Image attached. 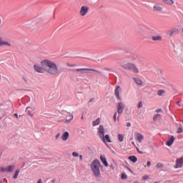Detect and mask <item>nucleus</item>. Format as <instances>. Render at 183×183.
Returning a JSON list of instances; mask_svg holds the SVG:
<instances>
[{"mask_svg":"<svg viewBox=\"0 0 183 183\" xmlns=\"http://www.w3.org/2000/svg\"><path fill=\"white\" fill-rule=\"evenodd\" d=\"M89 11V7L88 6H82L80 9L79 14L81 16H85Z\"/></svg>","mask_w":183,"mask_h":183,"instance_id":"423d86ee","label":"nucleus"},{"mask_svg":"<svg viewBox=\"0 0 183 183\" xmlns=\"http://www.w3.org/2000/svg\"><path fill=\"white\" fill-rule=\"evenodd\" d=\"M69 119L68 117H66V119L64 120V122H66V124H69V122H71V121H72L74 119V115L71 114V113H69Z\"/></svg>","mask_w":183,"mask_h":183,"instance_id":"dca6fc26","label":"nucleus"},{"mask_svg":"<svg viewBox=\"0 0 183 183\" xmlns=\"http://www.w3.org/2000/svg\"><path fill=\"white\" fill-rule=\"evenodd\" d=\"M148 178H149L148 175H144L142 177V179H143V181H146V179H148Z\"/></svg>","mask_w":183,"mask_h":183,"instance_id":"72a5a7b5","label":"nucleus"},{"mask_svg":"<svg viewBox=\"0 0 183 183\" xmlns=\"http://www.w3.org/2000/svg\"><path fill=\"white\" fill-rule=\"evenodd\" d=\"M122 179H127V174L125 173L122 174Z\"/></svg>","mask_w":183,"mask_h":183,"instance_id":"f704fd0d","label":"nucleus"},{"mask_svg":"<svg viewBox=\"0 0 183 183\" xmlns=\"http://www.w3.org/2000/svg\"><path fill=\"white\" fill-rule=\"evenodd\" d=\"M177 104H179V102H178Z\"/></svg>","mask_w":183,"mask_h":183,"instance_id":"4d7b16f0","label":"nucleus"},{"mask_svg":"<svg viewBox=\"0 0 183 183\" xmlns=\"http://www.w3.org/2000/svg\"><path fill=\"white\" fill-rule=\"evenodd\" d=\"M134 81L137 85H142L144 84L141 79H134Z\"/></svg>","mask_w":183,"mask_h":183,"instance_id":"393cba45","label":"nucleus"},{"mask_svg":"<svg viewBox=\"0 0 183 183\" xmlns=\"http://www.w3.org/2000/svg\"><path fill=\"white\" fill-rule=\"evenodd\" d=\"M129 161H132V162H134V164H135V162H137V161H138V158H137V157H135V156L129 157Z\"/></svg>","mask_w":183,"mask_h":183,"instance_id":"4be33fe9","label":"nucleus"},{"mask_svg":"<svg viewBox=\"0 0 183 183\" xmlns=\"http://www.w3.org/2000/svg\"><path fill=\"white\" fill-rule=\"evenodd\" d=\"M158 117H161V114H157L153 117V120L157 121Z\"/></svg>","mask_w":183,"mask_h":183,"instance_id":"7c9ffc66","label":"nucleus"},{"mask_svg":"<svg viewBox=\"0 0 183 183\" xmlns=\"http://www.w3.org/2000/svg\"><path fill=\"white\" fill-rule=\"evenodd\" d=\"M60 134L59 133V134H57L56 135V139H58V138H59V137H60Z\"/></svg>","mask_w":183,"mask_h":183,"instance_id":"a19ab883","label":"nucleus"},{"mask_svg":"<svg viewBox=\"0 0 183 183\" xmlns=\"http://www.w3.org/2000/svg\"><path fill=\"white\" fill-rule=\"evenodd\" d=\"M164 4H167V5H172L174 4V0H162Z\"/></svg>","mask_w":183,"mask_h":183,"instance_id":"b1692460","label":"nucleus"},{"mask_svg":"<svg viewBox=\"0 0 183 183\" xmlns=\"http://www.w3.org/2000/svg\"><path fill=\"white\" fill-rule=\"evenodd\" d=\"M14 117H15L17 118V119H18V114L15 113V114H14Z\"/></svg>","mask_w":183,"mask_h":183,"instance_id":"a18cd8bd","label":"nucleus"},{"mask_svg":"<svg viewBox=\"0 0 183 183\" xmlns=\"http://www.w3.org/2000/svg\"><path fill=\"white\" fill-rule=\"evenodd\" d=\"M147 167H151V162H147Z\"/></svg>","mask_w":183,"mask_h":183,"instance_id":"79ce46f5","label":"nucleus"},{"mask_svg":"<svg viewBox=\"0 0 183 183\" xmlns=\"http://www.w3.org/2000/svg\"><path fill=\"white\" fill-rule=\"evenodd\" d=\"M0 46H11L9 41H4L2 37L0 36Z\"/></svg>","mask_w":183,"mask_h":183,"instance_id":"9d476101","label":"nucleus"},{"mask_svg":"<svg viewBox=\"0 0 183 183\" xmlns=\"http://www.w3.org/2000/svg\"><path fill=\"white\" fill-rule=\"evenodd\" d=\"M37 183H42V179H39L37 182Z\"/></svg>","mask_w":183,"mask_h":183,"instance_id":"c03bdc74","label":"nucleus"},{"mask_svg":"<svg viewBox=\"0 0 183 183\" xmlns=\"http://www.w3.org/2000/svg\"><path fill=\"white\" fill-rule=\"evenodd\" d=\"M139 154H142V152H139Z\"/></svg>","mask_w":183,"mask_h":183,"instance_id":"5fc2aeb1","label":"nucleus"},{"mask_svg":"<svg viewBox=\"0 0 183 183\" xmlns=\"http://www.w3.org/2000/svg\"><path fill=\"white\" fill-rule=\"evenodd\" d=\"M129 171H130V172H132V169H129Z\"/></svg>","mask_w":183,"mask_h":183,"instance_id":"864d4df0","label":"nucleus"},{"mask_svg":"<svg viewBox=\"0 0 183 183\" xmlns=\"http://www.w3.org/2000/svg\"><path fill=\"white\" fill-rule=\"evenodd\" d=\"M79 159H80V161H83V156L82 155L79 156Z\"/></svg>","mask_w":183,"mask_h":183,"instance_id":"37998d69","label":"nucleus"},{"mask_svg":"<svg viewBox=\"0 0 183 183\" xmlns=\"http://www.w3.org/2000/svg\"><path fill=\"white\" fill-rule=\"evenodd\" d=\"M122 91V89L121 88V86H117L114 89V95L118 101H121V92Z\"/></svg>","mask_w":183,"mask_h":183,"instance_id":"39448f33","label":"nucleus"},{"mask_svg":"<svg viewBox=\"0 0 183 183\" xmlns=\"http://www.w3.org/2000/svg\"><path fill=\"white\" fill-rule=\"evenodd\" d=\"M84 119V116L81 117V119Z\"/></svg>","mask_w":183,"mask_h":183,"instance_id":"6e6d98bb","label":"nucleus"},{"mask_svg":"<svg viewBox=\"0 0 183 183\" xmlns=\"http://www.w3.org/2000/svg\"><path fill=\"white\" fill-rule=\"evenodd\" d=\"M162 111V109H156V112H161Z\"/></svg>","mask_w":183,"mask_h":183,"instance_id":"ea45409f","label":"nucleus"},{"mask_svg":"<svg viewBox=\"0 0 183 183\" xmlns=\"http://www.w3.org/2000/svg\"><path fill=\"white\" fill-rule=\"evenodd\" d=\"M118 138H119V141L120 142H122V141H124V134H118Z\"/></svg>","mask_w":183,"mask_h":183,"instance_id":"c85d7f7f","label":"nucleus"},{"mask_svg":"<svg viewBox=\"0 0 183 183\" xmlns=\"http://www.w3.org/2000/svg\"><path fill=\"white\" fill-rule=\"evenodd\" d=\"M125 109V104L122 102H119L117 104V113L119 114H122L124 112V109Z\"/></svg>","mask_w":183,"mask_h":183,"instance_id":"6e6552de","label":"nucleus"},{"mask_svg":"<svg viewBox=\"0 0 183 183\" xmlns=\"http://www.w3.org/2000/svg\"><path fill=\"white\" fill-rule=\"evenodd\" d=\"M98 134L99 138H104V135H105V131L104 129V126L100 125L99 129H98Z\"/></svg>","mask_w":183,"mask_h":183,"instance_id":"1a4fd4ad","label":"nucleus"},{"mask_svg":"<svg viewBox=\"0 0 183 183\" xmlns=\"http://www.w3.org/2000/svg\"><path fill=\"white\" fill-rule=\"evenodd\" d=\"M123 68L128 71H132V72H134L135 74L139 73V70L138 69V67H137V66L132 63L124 64L123 65Z\"/></svg>","mask_w":183,"mask_h":183,"instance_id":"7ed1b4c3","label":"nucleus"},{"mask_svg":"<svg viewBox=\"0 0 183 183\" xmlns=\"http://www.w3.org/2000/svg\"><path fill=\"white\" fill-rule=\"evenodd\" d=\"M135 137L139 142H142V141L144 140V136L140 133H136Z\"/></svg>","mask_w":183,"mask_h":183,"instance_id":"4468645a","label":"nucleus"},{"mask_svg":"<svg viewBox=\"0 0 183 183\" xmlns=\"http://www.w3.org/2000/svg\"><path fill=\"white\" fill-rule=\"evenodd\" d=\"M183 165V157H181L180 159H177L176 161V165L174 168H182Z\"/></svg>","mask_w":183,"mask_h":183,"instance_id":"9b49d317","label":"nucleus"},{"mask_svg":"<svg viewBox=\"0 0 183 183\" xmlns=\"http://www.w3.org/2000/svg\"><path fill=\"white\" fill-rule=\"evenodd\" d=\"M132 144L133 145H135V143H134V142H132Z\"/></svg>","mask_w":183,"mask_h":183,"instance_id":"3c124183","label":"nucleus"},{"mask_svg":"<svg viewBox=\"0 0 183 183\" xmlns=\"http://www.w3.org/2000/svg\"><path fill=\"white\" fill-rule=\"evenodd\" d=\"M136 32L138 34V35H140V36H145V35H147V31L144 28L141 26L136 28Z\"/></svg>","mask_w":183,"mask_h":183,"instance_id":"0eeeda50","label":"nucleus"},{"mask_svg":"<svg viewBox=\"0 0 183 183\" xmlns=\"http://www.w3.org/2000/svg\"><path fill=\"white\" fill-rule=\"evenodd\" d=\"M175 141V137L174 136H171L169 137V141L167 142V147H171L174 144V142Z\"/></svg>","mask_w":183,"mask_h":183,"instance_id":"2eb2a0df","label":"nucleus"},{"mask_svg":"<svg viewBox=\"0 0 183 183\" xmlns=\"http://www.w3.org/2000/svg\"><path fill=\"white\" fill-rule=\"evenodd\" d=\"M1 24H2V20L0 18V25H1Z\"/></svg>","mask_w":183,"mask_h":183,"instance_id":"8fccbe9b","label":"nucleus"},{"mask_svg":"<svg viewBox=\"0 0 183 183\" xmlns=\"http://www.w3.org/2000/svg\"><path fill=\"white\" fill-rule=\"evenodd\" d=\"M152 39L153 41H161V39H162V36H154L152 37Z\"/></svg>","mask_w":183,"mask_h":183,"instance_id":"5701e85b","label":"nucleus"},{"mask_svg":"<svg viewBox=\"0 0 183 183\" xmlns=\"http://www.w3.org/2000/svg\"><path fill=\"white\" fill-rule=\"evenodd\" d=\"M99 122H101V120L99 118H98L97 120L93 122V127H97V125H99Z\"/></svg>","mask_w":183,"mask_h":183,"instance_id":"bb28decb","label":"nucleus"},{"mask_svg":"<svg viewBox=\"0 0 183 183\" xmlns=\"http://www.w3.org/2000/svg\"><path fill=\"white\" fill-rule=\"evenodd\" d=\"M66 114V111H65V110L61 111V114L62 115H65Z\"/></svg>","mask_w":183,"mask_h":183,"instance_id":"58836bf2","label":"nucleus"},{"mask_svg":"<svg viewBox=\"0 0 183 183\" xmlns=\"http://www.w3.org/2000/svg\"><path fill=\"white\" fill-rule=\"evenodd\" d=\"M41 66L35 64L34 66V70L39 74H44L47 72L49 75H58L59 74V69L56 63L49 59H44L41 61Z\"/></svg>","mask_w":183,"mask_h":183,"instance_id":"f257e3e1","label":"nucleus"},{"mask_svg":"<svg viewBox=\"0 0 183 183\" xmlns=\"http://www.w3.org/2000/svg\"><path fill=\"white\" fill-rule=\"evenodd\" d=\"M143 105H142V102H139L138 105H137V108H142Z\"/></svg>","mask_w":183,"mask_h":183,"instance_id":"c9c22d12","label":"nucleus"},{"mask_svg":"<svg viewBox=\"0 0 183 183\" xmlns=\"http://www.w3.org/2000/svg\"><path fill=\"white\" fill-rule=\"evenodd\" d=\"M69 66H74V65L69 64Z\"/></svg>","mask_w":183,"mask_h":183,"instance_id":"603ef678","label":"nucleus"},{"mask_svg":"<svg viewBox=\"0 0 183 183\" xmlns=\"http://www.w3.org/2000/svg\"><path fill=\"white\" fill-rule=\"evenodd\" d=\"M94 99L92 98V99H91L89 100V102H94Z\"/></svg>","mask_w":183,"mask_h":183,"instance_id":"de8ad7c7","label":"nucleus"},{"mask_svg":"<svg viewBox=\"0 0 183 183\" xmlns=\"http://www.w3.org/2000/svg\"><path fill=\"white\" fill-rule=\"evenodd\" d=\"M76 72H84L85 74H91V72H96V74H98L99 75H101V71L94 69H76Z\"/></svg>","mask_w":183,"mask_h":183,"instance_id":"20e7f679","label":"nucleus"},{"mask_svg":"<svg viewBox=\"0 0 183 183\" xmlns=\"http://www.w3.org/2000/svg\"><path fill=\"white\" fill-rule=\"evenodd\" d=\"M7 172H14L15 169V165H10L6 167Z\"/></svg>","mask_w":183,"mask_h":183,"instance_id":"aec40b11","label":"nucleus"},{"mask_svg":"<svg viewBox=\"0 0 183 183\" xmlns=\"http://www.w3.org/2000/svg\"><path fill=\"white\" fill-rule=\"evenodd\" d=\"M164 164L162 163H157L156 165V168H163Z\"/></svg>","mask_w":183,"mask_h":183,"instance_id":"c756f323","label":"nucleus"},{"mask_svg":"<svg viewBox=\"0 0 183 183\" xmlns=\"http://www.w3.org/2000/svg\"><path fill=\"white\" fill-rule=\"evenodd\" d=\"M100 161L106 168H108V162L107 161V158L104 156H100Z\"/></svg>","mask_w":183,"mask_h":183,"instance_id":"ddd939ff","label":"nucleus"},{"mask_svg":"<svg viewBox=\"0 0 183 183\" xmlns=\"http://www.w3.org/2000/svg\"><path fill=\"white\" fill-rule=\"evenodd\" d=\"M51 183H55V179H52Z\"/></svg>","mask_w":183,"mask_h":183,"instance_id":"09e8293b","label":"nucleus"},{"mask_svg":"<svg viewBox=\"0 0 183 183\" xmlns=\"http://www.w3.org/2000/svg\"><path fill=\"white\" fill-rule=\"evenodd\" d=\"M127 127H131V124L129 122H127Z\"/></svg>","mask_w":183,"mask_h":183,"instance_id":"49530a36","label":"nucleus"},{"mask_svg":"<svg viewBox=\"0 0 183 183\" xmlns=\"http://www.w3.org/2000/svg\"><path fill=\"white\" fill-rule=\"evenodd\" d=\"M182 32H183V29H182Z\"/></svg>","mask_w":183,"mask_h":183,"instance_id":"bf43d9fd","label":"nucleus"},{"mask_svg":"<svg viewBox=\"0 0 183 183\" xmlns=\"http://www.w3.org/2000/svg\"><path fill=\"white\" fill-rule=\"evenodd\" d=\"M19 172H20L19 169H16L15 171L14 174L13 176L14 179H16V178H18V175H19Z\"/></svg>","mask_w":183,"mask_h":183,"instance_id":"a878e982","label":"nucleus"},{"mask_svg":"<svg viewBox=\"0 0 183 183\" xmlns=\"http://www.w3.org/2000/svg\"><path fill=\"white\" fill-rule=\"evenodd\" d=\"M182 132V128L179 127L177 130V134H181Z\"/></svg>","mask_w":183,"mask_h":183,"instance_id":"e433bc0d","label":"nucleus"},{"mask_svg":"<svg viewBox=\"0 0 183 183\" xmlns=\"http://www.w3.org/2000/svg\"><path fill=\"white\" fill-rule=\"evenodd\" d=\"M68 138H69V133L68 132H64L62 135H61V139L62 141H66L68 139Z\"/></svg>","mask_w":183,"mask_h":183,"instance_id":"f3484780","label":"nucleus"},{"mask_svg":"<svg viewBox=\"0 0 183 183\" xmlns=\"http://www.w3.org/2000/svg\"><path fill=\"white\" fill-rule=\"evenodd\" d=\"M90 168L97 178H99L101 177V170L99 168H102V164H101V162L97 159L93 160L92 164H90Z\"/></svg>","mask_w":183,"mask_h":183,"instance_id":"f03ea898","label":"nucleus"},{"mask_svg":"<svg viewBox=\"0 0 183 183\" xmlns=\"http://www.w3.org/2000/svg\"><path fill=\"white\" fill-rule=\"evenodd\" d=\"M174 34H178V29H172L169 31H167V35L170 38Z\"/></svg>","mask_w":183,"mask_h":183,"instance_id":"f8f14e48","label":"nucleus"},{"mask_svg":"<svg viewBox=\"0 0 183 183\" xmlns=\"http://www.w3.org/2000/svg\"><path fill=\"white\" fill-rule=\"evenodd\" d=\"M100 138L101 139H102V141H104V142H105V141H107V142H111V139L109 138V135L108 134L103 136V137Z\"/></svg>","mask_w":183,"mask_h":183,"instance_id":"6ab92c4d","label":"nucleus"},{"mask_svg":"<svg viewBox=\"0 0 183 183\" xmlns=\"http://www.w3.org/2000/svg\"><path fill=\"white\" fill-rule=\"evenodd\" d=\"M2 182L1 181H0V183H1Z\"/></svg>","mask_w":183,"mask_h":183,"instance_id":"13d9d810","label":"nucleus"},{"mask_svg":"<svg viewBox=\"0 0 183 183\" xmlns=\"http://www.w3.org/2000/svg\"><path fill=\"white\" fill-rule=\"evenodd\" d=\"M153 11L154 12H161V11H162V7L159 6V5H154L153 6Z\"/></svg>","mask_w":183,"mask_h":183,"instance_id":"a211bd4d","label":"nucleus"},{"mask_svg":"<svg viewBox=\"0 0 183 183\" xmlns=\"http://www.w3.org/2000/svg\"><path fill=\"white\" fill-rule=\"evenodd\" d=\"M0 171L1 172H7L6 168H4V167H1Z\"/></svg>","mask_w":183,"mask_h":183,"instance_id":"473e14b6","label":"nucleus"},{"mask_svg":"<svg viewBox=\"0 0 183 183\" xmlns=\"http://www.w3.org/2000/svg\"><path fill=\"white\" fill-rule=\"evenodd\" d=\"M164 94H165V90H159L157 92V95H159V97H162Z\"/></svg>","mask_w":183,"mask_h":183,"instance_id":"cd10ccee","label":"nucleus"},{"mask_svg":"<svg viewBox=\"0 0 183 183\" xmlns=\"http://www.w3.org/2000/svg\"><path fill=\"white\" fill-rule=\"evenodd\" d=\"M72 156L74 157V158H77L78 157H79V154H78L77 152H74L72 153Z\"/></svg>","mask_w":183,"mask_h":183,"instance_id":"2f4dec72","label":"nucleus"},{"mask_svg":"<svg viewBox=\"0 0 183 183\" xmlns=\"http://www.w3.org/2000/svg\"><path fill=\"white\" fill-rule=\"evenodd\" d=\"M26 111L27 112V114L30 116V117H34V113H32V108L31 107H27L26 109Z\"/></svg>","mask_w":183,"mask_h":183,"instance_id":"412c9836","label":"nucleus"},{"mask_svg":"<svg viewBox=\"0 0 183 183\" xmlns=\"http://www.w3.org/2000/svg\"><path fill=\"white\" fill-rule=\"evenodd\" d=\"M113 118H114V122H117V113L114 114Z\"/></svg>","mask_w":183,"mask_h":183,"instance_id":"4c0bfd02","label":"nucleus"}]
</instances>
